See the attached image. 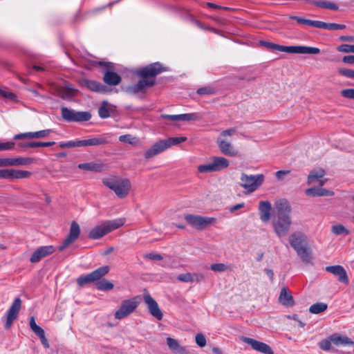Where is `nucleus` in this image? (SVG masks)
<instances>
[{"instance_id":"obj_30","label":"nucleus","mask_w":354,"mask_h":354,"mask_svg":"<svg viewBox=\"0 0 354 354\" xmlns=\"http://www.w3.org/2000/svg\"><path fill=\"white\" fill-rule=\"evenodd\" d=\"M307 196H332L334 192L321 187H311L305 191Z\"/></svg>"},{"instance_id":"obj_27","label":"nucleus","mask_w":354,"mask_h":354,"mask_svg":"<svg viewBox=\"0 0 354 354\" xmlns=\"http://www.w3.org/2000/svg\"><path fill=\"white\" fill-rule=\"evenodd\" d=\"M313 27L330 30H337L344 29L346 28V26L344 24H338L335 23H326L321 21L313 20Z\"/></svg>"},{"instance_id":"obj_34","label":"nucleus","mask_w":354,"mask_h":354,"mask_svg":"<svg viewBox=\"0 0 354 354\" xmlns=\"http://www.w3.org/2000/svg\"><path fill=\"white\" fill-rule=\"evenodd\" d=\"M108 234L104 223L95 226L88 234V238L91 239H98Z\"/></svg>"},{"instance_id":"obj_53","label":"nucleus","mask_w":354,"mask_h":354,"mask_svg":"<svg viewBox=\"0 0 354 354\" xmlns=\"http://www.w3.org/2000/svg\"><path fill=\"white\" fill-rule=\"evenodd\" d=\"M76 90L71 86H66L62 91V97L68 98L74 95Z\"/></svg>"},{"instance_id":"obj_17","label":"nucleus","mask_w":354,"mask_h":354,"mask_svg":"<svg viewBox=\"0 0 354 354\" xmlns=\"http://www.w3.org/2000/svg\"><path fill=\"white\" fill-rule=\"evenodd\" d=\"M31 172L25 170L15 169H1V178L9 180L29 178L31 176Z\"/></svg>"},{"instance_id":"obj_55","label":"nucleus","mask_w":354,"mask_h":354,"mask_svg":"<svg viewBox=\"0 0 354 354\" xmlns=\"http://www.w3.org/2000/svg\"><path fill=\"white\" fill-rule=\"evenodd\" d=\"M195 341L200 347H204L206 345V338L202 333H198L195 337Z\"/></svg>"},{"instance_id":"obj_16","label":"nucleus","mask_w":354,"mask_h":354,"mask_svg":"<svg viewBox=\"0 0 354 354\" xmlns=\"http://www.w3.org/2000/svg\"><path fill=\"white\" fill-rule=\"evenodd\" d=\"M241 340L243 342L250 345L254 350L257 351L260 353H262L263 354L274 353L271 347L266 343L247 337H242Z\"/></svg>"},{"instance_id":"obj_57","label":"nucleus","mask_w":354,"mask_h":354,"mask_svg":"<svg viewBox=\"0 0 354 354\" xmlns=\"http://www.w3.org/2000/svg\"><path fill=\"white\" fill-rule=\"evenodd\" d=\"M280 52H285L290 54H297V46L281 45Z\"/></svg>"},{"instance_id":"obj_37","label":"nucleus","mask_w":354,"mask_h":354,"mask_svg":"<svg viewBox=\"0 0 354 354\" xmlns=\"http://www.w3.org/2000/svg\"><path fill=\"white\" fill-rule=\"evenodd\" d=\"M113 111V106L104 101L98 109V115L101 118L105 119L110 117L111 113Z\"/></svg>"},{"instance_id":"obj_26","label":"nucleus","mask_w":354,"mask_h":354,"mask_svg":"<svg viewBox=\"0 0 354 354\" xmlns=\"http://www.w3.org/2000/svg\"><path fill=\"white\" fill-rule=\"evenodd\" d=\"M82 86L86 87L89 90L98 93H105L107 91L106 86L93 80H83L81 82Z\"/></svg>"},{"instance_id":"obj_38","label":"nucleus","mask_w":354,"mask_h":354,"mask_svg":"<svg viewBox=\"0 0 354 354\" xmlns=\"http://www.w3.org/2000/svg\"><path fill=\"white\" fill-rule=\"evenodd\" d=\"M326 174L325 170L323 169H313L308 176V185L312 184L315 180L322 178Z\"/></svg>"},{"instance_id":"obj_33","label":"nucleus","mask_w":354,"mask_h":354,"mask_svg":"<svg viewBox=\"0 0 354 354\" xmlns=\"http://www.w3.org/2000/svg\"><path fill=\"white\" fill-rule=\"evenodd\" d=\"M279 301L282 305L286 306H292L295 304L291 293L288 292L286 288H283L281 290Z\"/></svg>"},{"instance_id":"obj_50","label":"nucleus","mask_w":354,"mask_h":354,"mask_svg":"<svg viewBox=\"0 0 354 354\" xmlns=\"http://www.w3.org/2000/svg\"><path fill=\"white\" fill-rule=\"evenodd\" d=\"M337 50L345 53H354V45L342 44L337 46Z\"/></svg>"},{"instance_id":"obj_51","label":"nucleus","mask_w":354,"mask_h":354,"mask_svg":"<svg viewBox=\"0 0 354 354\" xmlns=\"http://www.w3.org/2000/svg\"><path fill=\"white\" fill-rule=\"evenodd\" d=\"M261 44L263 46H265L266 48H267L268 49H270L271 50L280 51L281 45H279V44H274V43L268 42V41H261Z\"/></svg>"},{"instance_id":"obj_47","label":"nucleus","mask_w":354,"mask_h":354,"mask_svg":"<svg viewBox=\"0 0 354 354\" xmlns=\"http://www.w3.org/2000/svg\"><path fill=\"white\" fill-rule=\"evenodd\" d=\"M119 140L122 142H127L131 145H136L138 142V139L133 137L129 134L122 135L119 137Z\"/></svg>"},{"instance_id":"obj_44","label":"nucleus","mask_w":354,"mask_h":354,"mask_svg":"<svg viewBox=\"0 0 354 354\" xmlns=\"http://www.w3.org/2000/svg\"><path fill=\"white\" fill-rule=\"evenodd\" d=\"M331 231L333 234L336 235H340V234H349L350 232L348 230H347L344 226L342 225H335L332 226Z\"/></svg>"},{"instance_id":"obj_42","label":"nucleus","mask_w":354,"mask_h":354,"mask_svg":"<svg viewBox=\"0 0 354 354\" xmlns=\"http://www.w3.org/2000/svg\"><path fill=\"white\" fill-rule=\"evenodd\" d=\"M96 287L99 290L108 291L112 290L114 286L111 281L103 279L102 280H99V281L96 283Z\"/></svg>"},{"instance_id":"obj_58","label":"nucleus","mask_w":354,"mask_h":354,"mask_svg":"<svg viewBox=\"0 0 354 354\" xmlns=\"http://www.w3.org/2000/svg\"><path fill=\"white\" fill-rule=\"evenodd\" d=\"M342 97L348 99H354V88L343 89L340 92Z\"/></svg>"},{"instance_id":"obj_14","label":"nucleus","mask_w":354,"mask_h":354,"mask_svg":"<svg viewBox=\"0 0 354 354\" xmlns=\"http://www.w3.org/2000/svg\"><path fill=\"white\" fill-rule=\"evenodd\" d=\"M21 307V300L20 298L17 297L14 300L8 311L6 322L4 325L6 329H9L12 325L13 322L17 318Z\"/></svg>"},{"instance_id":"obj_61","label":"nucleus","mask_w":354,"mask_h":354,"mask_svg":"<svg viewBox=\"0 0 354 354\" xmlns=\"http://www.w3.org/2000/svg\"><path fill=\"white\" fill-rule=\"evenodd\" d=\"M144 257L153 261H160L163 259L162 255L155 253H147L145 254Z\"/></svg>"},{"instance_id":"obj_11","label":"nucleus","mask_w":354,"mask_h":354,"mask_svg":"<svg viewBox=\"0 0 354 354\" xmlns=\"http://www.w3.org/2000/svg\"><path fill=\"white\" fill-rule=\"evenodd\" d=\"M185 219L189 225L198 230L205 229L214 221V218L194 214L186 215Z\"/></svg>"},{"instance_id":"obj_64","label":"nucleus","mask_w":354,"mask_h":354,"mask_svg":"<svg viewBox=\"0 0 354 354\" xmlns=\"http://www.w3.org/2000/svg\"><path fill=\"white\" fill-rule=\"evenodd\" d=\"M342 61L348 64H354V55H346L342 59Z\"/></svg>"},{"instance_id":"obj_13","label":"nucleus","mask_w":354,"mask_h":354,"mask_svg":"<svg viewBox=\"0 0 354 354\" xmlns=\"http://www.w3.org/2000/svg\"><path fill=\"white\" fill-rule=\"evenodd\" d=\"M80 234V227L79 224L75 221H72L70 227L69 234L64 240L63 243L59 246V251L64 250L70 244L74 243Z\"/></svg>"},{"instance_id":"obj_10","label":"nucleus","mask_w":354,"mask_h":354,"mask_svg":"<svg viewBox=\"0 0 354 354\" xmlns=\"http://www.w3.org/2000/svg\"><path fill=\"white\" fill-rule=\"evenodd\" d=\"M138 305L136 298L123 300L121 306L115 313V318L122 319L133 313Z\"/></svg>"},{"instance_id":"obj_48","label":"nucleus","mask_w":354,"mask_h":354,"mask_svg":"<svg viewBox=\"0 0 354 354\" xmlns=\"http://www.w3.org/2000/svg\"><path fill=\"white\" fill-rule=\"evenodd\" d=\"M35 132H26L16 134L14 136L15 140H21V139H35Z\"/></svg>"},{"instance_id":"obj_8","label":"nucleus","mask_w":354,"mask_h":354,"mask_svg":"<svg viewBox=\"0 0 354 354\" xmlns=\"http://www.w3.org/2000/svg\"><path fill=\"white\" fill-rule=\"evenodd\" d=\"M110 268L109 266L100 267L87 274L80 276L77 279V283L80 286H84L86 284L98 281L107 274Z\"/></svg>"},{"instance_id":"obj_56","label":"nucleus","mask_w":354,"mask_h":354,"mask_svg":"<svg viewBox=\"0 0 354 354\" xmlns=\"http://www.w3.org/2000/svg\"><path fill=\"white\" fill-rule=\"evenodd\" d=\"M331 342L332 341L330 338L324 339L319 343V346L322 350L328 351L330 349Z\"/></svg>"},{"instance_id":"obj_1","label":"nucleus","mask_w":354,"mask_h":354,"mask_svg":"<svg viewBox=\"0 0 354 354\" xmlns=\"http://www.w3.org/2000/svg\"><path fill=\"white\" fill-rule=\"evenodd\" d=\"M167 71L168 68L163 66L160 62H155L138 69L136 71V75L143 79L139 80L136 84L126 87L125 92L132 95L142 92L146 88L151 87L155 84L154 79H148L149 77H155Z\"/></svg>"},{"instance_id":"obj_59","label":"nucleus","mask_w":354,"mask_h":354,"mask_svg":"<svg viewBox=\"0 0 354 354\" xmlns=\"http://www.w3.org/2000/svg\"><path fill=\"white\" fill-rule=\"evenodd\" d=\"M52 131H53V130H51V129H45V130L35 131V139L46 138L50 135V133Z\"/></svg>"},{"instance_id":"obj_28","label":"nucleus","mask_w":354,"mask_h":354,"mask_svg":"<svg viewBox=\"0 0 354 354\" xmlns=\"http://www.w3.org/2000/svg\"><path fill=\"white\" fill-rule=\"evenodd\" d=\"M177 279L182 282H199L205 279V275L203 274L196 273H183L177 276Z\"/></svg>"},{"instance_id":"obj_15","label":"nucleus","mask_w":354,"mask_h":354,"mask_svg":"<svg viewBox=\"0 0 354 354\" xmlns=\"http://www.w3.org/2000/svg\"><path fill=\"white\" fill-rule=\"evenodd\" d=\"M35 162V158L32 157L1 158V167L28 165Z\"/></svg>"},{"instance_id":"obj_3","label":"nucleus","mask_w":354,"mask_h":354,"mask_svg":"<svg viewBox=\"0 0 354 354\" xmlns=\"http://www.w3.org/2000/svg\"><path fill=\"white\" fill-rule=\"evenodd\" d=\"M102 183L114 192L120 198L127 197L131 190V183L127 178L111 176L102 179Z\"/></svg>"},{"instance_id":"obj_19","label":"nucleus","mask_w":354,"mask_h":354,"mask_svg":"<svg viewBox=\"0 0 354 354\" xmlns=\"http://www.w3.org/2000/svg\"><path fill=\"white\" fill-rule=\"evenodd\" d=\"M325 270L337 277V280L344 283L348 284L349 279L344 268L339 265L329 266L325 268Z\"/></svg>"},{"instance_id":"obj_29","label":"nucleus","mask_w":354,"mask_h":354,"mask_svg":"<svg viewBox=\"0 0 354 354\" xmlns=\"http://www.w3.org/2000/svg\"><path fill=\"white\" fill-rule=\"evenodd\" d=\"M218 146L221 151L229 156H235L238 152L234 149L232 144L223 140H218L217 141Z\"/></svg>"},{"instance_id":"obj_7","label":"nucleus","mask_w":354,"mask_h":354,"mask_svg":"<svg viewBox=\"0 0 354 354\" xmlns=\"http://www.w3.org/2000/svg\"><path fill=\"white\" fill-rule=\"evenodd\" d=\"M62 118L68 122H83L91 120V114L88 111H77L67 107L61 109Z\"/></svg>"},{"instance_id":"obj_39","label":"nucleus","mask_w":354,"mask_h":354,"mask_svg":"<svg viewBox=\"0 0 354 354\" xmlns=\"http://www.w3.org/2000/svg\"><path fill=\"white\" fill-rule=\"evenodd\" d=\"M103 223L106 227L107 232L109 233L122 226L124 223V220L122 218H119L109 221Z\"/></svg>"},{"instance_id":"obj_35","label":"nucleus","mask_w":354,"mask_h":354,"mask_svg":"<svg viewBox=\"0 0 354 354\" xmlns=\"http://www.w3.org/2000/svg\"><path fill=\"white\" fill-rule=\"evenodd\" d=\"M77 167L82 170L86 171L100 172L102 170L103 166L95 162L80 163Z\"/></svg>"},{"instance_id":"obj_40","label":"nucleus","mask_w":354,"mask_h":354,"mask_svg":"<svg viewBox=\"0 0 354 354\" xmlns=\"http://www.w3.org/2000/svg\"><path fill=\"white\" fill-rule=\"evenodd\" d=\"M315 6L329 9L332 10H337L339 7L337 5L331 1H314L312 2Z\"/></svg>"},{"instance_id":"obj_32","label":"nucleus","mask_w":354,"mask_h":354,"mask_svg":"<svg viewBox=\"0 0 354 354\" xmlns=\"http://www.w3.org/2000/svg\"><path fill=\"white\" fill-rule=\"evenodd\" d=\"M330 340L332 342L337 345H350V346H354V342L352 341L350 338H348L346 336H342L337 333H335L332 335L330 337Z\"/></svg>"},{"instance_id":"obj_23","label":"nucleus","mask_w":354,"mask_h":354,"mask_svg":"<svg viewBox=\"0 0 354 354\" xmlns=\"http://www.w3.org/2000/svg\"><path fill=\"white\" fill-rule=\"evenodd\" d=\"M168 149V145L165 140H160L154 143L145 153V158L149 159L153 156L162 153Z\"/></svg>"},{"instance_id":"obj_49","label":"nucleus","mask_w":354,"mask_h":354,"mask_svg":"<svg viewBox=\"0 0 354 354\" xmlns=\"http://www.w3.org/2000/svg\"><path fill=\"white\" fill-rule=\"evenodd\" d=\"M215 93L214 88L212 87H201L198 88L196 93L200 95H212Z\"/></svg>"},{"instance_id":"obj_52","label":"nucleus","mask_w":354,"mask_h":354,"mask_svg":"<svg viewBox=\"0 0 354 354\" xmlns=\"http://www.w3.org/2000/svg\"><path fill=\"white\" fill-rule=\"evenodd\" d=\"M210 269L214 272H225L227 266L224 263H214L210 266Z\"/></svg>"},{"instance_id":"obj_24","label":"nucleus","mask_w":354,"mask_h":354,"mask_svg":"<svg viewBox=\"0 0 354 354\" xmlns=\"http://www.w3.org/2000/svg\"><path fill=\"white\" fill-rule=\"evenodd\" d=\"M271 203L268 201H261L259 203L260 219L263 223H268L270 219Z\"/></svg>"},{"instance_id":"obj_2","label":"nucleus","mask_w":354,"mask_h":354,"mask_svg":"<svg viewBox=\"0 0 354 354\" xmlns=\"http://www.w3.org/2000/svg\"><path fill=\"white\" fill-rule=\"evenodd\" d=\"M277 209L276 216L272 220L274 232L279 238L286 236L292 224L290 213L292 211L289 202L286 199H281L275 203Z\"/></svg>"},{"instance_id":"obj_62","label":"nucleus","mask_w":354,"mask_h":354,"mask_svg":"<svg viewBox=\"0 0 354 354\" xmlns=\"http://www.w3.org/2000/svg\"><path fill=\"white\" fill-rule=\"evenodd\" d=\"M59 146L60 148H62V149L77 147L76 140H70V141H68L66 142H59Z\"/></svg>"},{"instance_id":"obj_41","label":"nucleus","mask_w":354,"mask_h":354,"mask_svg":"<svg viewBox=\"0 0 354 354\" xmlns=\"http://www.w3.org/2000/svg\"><path fill=\"white\" fill-rule=\"evenodd\" d=\"M320 53V50L316 47L297 46V54H313Z\"/></svg>"},{"instance_id":"obj_4","label":"nucleus","mask_w":354,"mask_h":354,"mask_svg":"<svg viewBox=\"0 0 354 354\" xmlns=\"http://www.w3.org/2000/svg\"><path fill=\"white\" fill-rule=\"evenodd\" d=\"M289 243L304 262L309 263L310 261L311 255L307 248V243L304 234L299 232L291 234L289 236Z\"/></svg>"},{"instance_id":"obj_60","label":"nucleus","mask_w":354,"mask_h":354,"mask_svg":"<svg viewBox=\"0 0 354 354\" xmlns=\"http://www.w3.org/2000/svg\"><path fill=\"white\" fill-rule=\"evenodd\" d=\"M1 97L9 99L13 102L17 101V97L15 93L9 91H6L1 89Z\"/></svg>"},{"instance_id":"obj_20","label":"nucleus","mask_w":354,"mask_h":354,"mask_svg":"<svg viewBox=\"0 0 354 354\" xmlns=\"http://www.w3.org/2000/svg\"><path fill=\"white\" fill-rule=\"evenodd\" d=\"M55 251V248L53 245H45L38 248L32 254L30 258L31 263H37L41 259L50 255Z\"/></svg>"},{"instance_id":"obj_54","label":"nucleus","mask_w":354,"mask_h":354,"mask_svg":"<svg viewBox=\"0 0 354 354\" xmlns=\"http://www.w3.org/2000/svg\"><path fill=\"white\" fill-rule=\"evenodd\" d=\"M338 72L343 76L354 80V70L348 68H339Z\"/></svg>"},{"instance_id":"obj_45","label":"nucleus","mask_w":354,"mask_h":354,"mask_svg":"<svg viewBox=\"0 0 354 354\" xmlns=\"http://www.w3.org/2000/svg\"><path fill=\"white\" fill-rule=\"evenodd\" d=\"M168 148L173 145H177L183 142H185L187 140L186 137H175V138H169L168 139H165Z\"/></svg>"},{"instance_id":"obj_6","label":"nucleus","mask_w":354,"mask_h":354,"mask_svg":"<svg viewBox=\"0 0 354 354\" xmlns=\"http://www.w3.org/2000/svg\"><path fill=\"white\" fill-rule=\"evenodd\" d=\"M263 174L248 175L242 173L240 180V186L247 190L248 193L254 192L262 185L264 181Z\"/></svg>"},{"instance_id":"obj_18","label":"nucleus","mask_w":354,"mask_h":354,"mask_svg":"<svg viewBox=\"0 0 354 354\" xmlns=\"http://www.w3.org/2000/svg\"><path fill=\"white\" fill-rule=\"evenodd\" d=\"M109 142L104 136L88 137L86 139L76 140L77 147H97L105 145Z\"/></svg>"},{"instance_id":"obj_5","label":"nucleus","mask_w":354,"mask_h":354,"mask_svg":"<svg viewBox=\"0 0 354 354\" xmlns=\"http://www.w3.org/2000/svg\"><path fill=\"white\" fill-rule=\"evenodd\" d=\"M230 165L229 160L223 157L214 156L211 158V162L207 164L200 165L198 167V171L200 173H212L221 171Z\"/></svg>"},{"instance_id":"obj_63","label":"nucleus","mask_w":354,"mask_h":354,"mask_svg":"<svg viewBox=\"0 0 354 354\" xmlns=\"http://www.w3.org/2000/svg\"><path fill=\"white\" fill-rule=\"evenodd\" d=\"M15 145V143L12 141L1 142V151L12 149Z\"/></svg>"},{"instance_id":"obj_25","label":"nucleus","mask_w":354,"mask_h":354,"mask_svg":"<svg viewBox=\"0 0 354 354\" xmlns=\"http://www.w3.org/2000/svg\"><path fill=\"white\" fill-rule=\"evenodd\" d=\"M160 117L173 122L197 120L198 118L197 114L194 113L179 115L162 114Z\"/></svg>"},{"instance_id":"obj_9","label":"nucleus","mask_w":354,"mask_h":354,"mask_svg":"<svg viewBox=\"0 0 354 354\" xmlns=\"http://www.w3.org/2000/svg\"><path fill=\"white\" fill-rule=\"evenodd\" d=\"M99 64L104 67V73L103 77L104 83L110 86H116L121 82V77L116 73L112 71V70L114 68L113 63L100 62Z\"/></svg>"},{"instance_id":"obj_36","label":"nucleus","mask_w":354,"mask_h":354,"mask_svg":"<svg viewBox=\"0 0 354 354\" xmlns=\"http://www.w3.org/2000/svg\"><path fill=\"white\" fill-rule=\"evenodd\" d=\"M55 144L53 141L50 142H19V147L22 149L26 148H36V147H50Z\"/></svg>"},{"instance_id":"obj_46","label":"nucleus","mask_w":354,"mask_h":354,"mask_svg":"<svg viewBox=\"0 0 354 354\" xmlns=\"http://www.w3.org/2000/svg\"><path fill=\"white\" fill-rule=\"evenodd\" d=\"M288 18L290 19L296 20L297 21V23H299V24L313 27V20L306 19L302 18L301 17L295 16V15H290L288 17Z\"/></svg>"},{"instance_id":"obj_21","label":"nucleus","mask_w":354,"mask_h":354,"mask_svg":"<svg viewBox=\"0 0 354 354\" xmlns=\"http://www.w3.org/2000/svg\"><path fill=\"white\" fill-rule=\"evenodd\" d=\"M168 149V145L165 140H160L154 143L145 153V158L149 159L153 156L162 153Z\"/></svg>"},{"instance_id":"obj_22","label":"nucleus","mask_w":354,"mask_h":354,"mask_svg":"<svg viewBox=\"0 0 354 354\" xmlns=\"http://www.w3.org/2000/svg\"><path fill=\"white\" fill-rule=\"evenodd\" d=\"M168 149V145L165 140H160L154 143L145 153V158L149 159L153 156L162 153Z\"/></svg>"},{"instance_id":"obj_12","label":"nucleus","mask_w":354,"mask_h":354,"mask_svg":"<svg viewBox=\"0 0 354 354\" xmlns=\"http://www.w3.org/2000/svg\"><path fill=\"white\" fill-rule=\"evenodd\" d=\"M143 299L145 304L147 306L149 312L150 314L156 318L158 320L162 319L163 315L160 309L158 303L155 299L150 295L148 291H145L143 293Z\"/></svg>"},{"instance_id":"obj_43","label":"nucleus","mask_w":354,"mask_h":354,"mask_svg":"<svg viewBox=\"0 0 354 354\" xmlns=\"http://www.w3.org/2000/svg\"><path fill=\"white\" fill-rule=\"evenodd\" d=\"M328 308V305L325 303H316L310 306L309 312L312 314H319L325 311Z\"/></svg>"},{"instance_id":"obj_31","label":"nucleus","mask_w":354,"mask_h":354,"mask_svg":"<svg viewBox=\"0 0 354 354\" xmlns=\"http://www.w3.org/2000/svg\"><path fill=\"white\" fill-rule=\"evenodd\" d=\"M166 340L167 344L171 352L180 354L187 353L186 348L180 346L177 339L167 337Z\"/></svg>"}]
</instances>
